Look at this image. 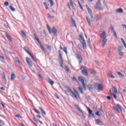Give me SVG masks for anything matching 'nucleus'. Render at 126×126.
<instances>
[{
	"instance_id": "f257e3e1",
	"label": "nucleus",
	"mask_w": 126,
	"mask_h": 126,
	"mask_svg": "<svg viewBox=\"0 0 126 126\" xmlns=\"http://www.w3.org/2000/svg\"><path fill=\"white\" fill-rule=\"evenodd\" d=\"M66 92H69V93H71V94H72V95H71L72 98H73V97H74V98H75V99H76V100H78V98L77 97V95H76V94H74V93H73V92H72V90H71V89H70V88H69V87H64Z\"/></svg>"
},
{
	"instance_id": "f03ea898",
	"label": "nucleus",
	"mask_w": 126,
	"mask_h": 126,
	"mask_svg": "<svg viewBox=\"0 0 126 126\" xmlns=\"http://www.w3.org/2000/svg\"><path fill=\"white\" fill-rule=\"evenodd\" d=\"M27 49H28V48L26 46H25L24 47V50L25 51V52H27L28 54L30 55V56H31V57L32 59V61H33V62H34L35 63H37L38 62V59H37V58H34V56H33V54H32V53H31L30 51H29V50Z\"/></svg>"
},
{
	"instance_id": "7ed1b4c3",
	"label": "nucleus",
	"mask_w": 126,
	"mask_h": 126,
	"mask_svg": "<svg viewBox=\"0 0 126 126\" xmlns=\"http://www.w3.org/2000/svg\"><path fill=\"white\" fill-rule=\"evenodd\" d=\"M114 111H116L117 113H121V111L123 110V106L119 104H115V106H113Z\"/></svg>"
},
{
	"instance_id": "20e7f679",
	"label": "nucleus",
	"mask_w": 126,
	"mask_h": 126,
	"mask_svg": "<svg viewBox=\"0 0 126 126\" xmlns=\"http://www.w3.org/2000/svg\"><path fill=\"white\" fill-rule=\"evenodd\" d=\"M81 73L83 74V75H85V76H87L88 75V71H87V69H86V68H85V66L82 65L81 66Z\"/></svg>"
},
{
	"instance_id": "39448f33",
	"label": "nucleus",
	"mask_w": 126,
	"mask_h": 126,
	"mask_svg": "<svg viewBox=\"0 0 126 126\" xmlns=\"http://www.w3.org/2000/svg\"><path fill=\"white\" fill-rule=\"evenodd\" d=\"M78 78V80L81 82L84 90H86V85L85 84V82H84V79L83 78V77L81 76H79Z\"/></svg>"
},
{
	"instance_id": "423d86ee",
	"label": "nucleus",
	"mask_w": 126,
	"mask_h": 126,
	"mask_svg": "<svg viewBox=\"0 0 126 126\" xmlns=\"http://www.w3.org/2000/svg\"><path fill=\"white\" fill-rule=\"evenodd\" d=\"M97 2L94 6V8L97 9H99L100 10H102L103 8L101 6V0H96Z\"/></svg>"
},
{
	"instance_id": "0eeeda50",
	"label": "nucleus",
	"mask_w": 126,
	"mask_h": 126,
	"mask_svg": "<svg viewBox=\"0 0 126 126\" xmlns=\"http://www.w3.org/2000/svg\"><path fill=\"white\" fill-rule=\"evenodd\" d=\"M26 62H27V64L30 67L32 66L33 62H32L31 59H30V58H29V57H26Z\"/></svg>"
},
{
	"instance_id": "6e6552de",
	"label": "nucleus",
	"mask_w": 126,
	"mask_h": 126,
	"mask_svg": "<svg viewBox=\"0 0 126 126\" xmlns=\"http://www.w3.org/2000/svg\"><path fill=\"white\" fill-rule=\"evenodd\" d=\"M97 86V84H95L94 85H91V84L87 85V88L90 92H92L93 89H94V87Z\"/></svg>"
},
{
	"instance_id": "1a4fd4ad",
	"label": "nucleus",
	"mask_w": 126,
	"mask_h": 126,
	"mask_svg": "<svg viewBox=\"0 0 126 126\" xmlns=\"http://www.w3.org/2000/svg\"><path fill=\"white\" fill-rule=\"evenodd\" d=\"M86 6L91 18H93V15L92 14V10H91V9L89 7V6H88V5H86Z\"/></svg>"
},
{
	"instance_id": "9d476101",
	"label": "nucleus",
	"mask_w": 126,
	"mask_h": 126,
	"mask_svg": "<svg viewBox=\"0 0 126 126\" xmlns=\"http://www.w3.org/2000/svg\"><path fill=\"white\" fill-rule=\"evenodd\" d=\"M76 57L77 60H78L80 63H82V62H83V58H82V56H81V55L79 54H77Z\"/></svg>"
},
{
	"instance_id": "9b49d317",
	"label": "nucleus",
	"mask_w": 126,
	"mask_h": 126,
	"mask_svg": "<svg viewBox=\"0 0 126 126\" xmlns=\"http://www.w3.org/2000/svg\"><path fill=\"white\" fill-rule=\"evenodd\" d=\"M123 49H124V47L123 46H120L118 48L119 55H120V56H121V57H123V56H124V53L122 52V50H123Z\"/></svg>"
},
{
	"instance_id": "f8f14e48",
	"label": "nucleus",
	"mask_w": 126,
	"mask_h": 126,
	"mask_svg": "<svg viewBox=\"0 0 126 126\" xmlns=\"http://www.w3.org/2000/svg\"><path fill=\"white\" fill-rule=\"evenodd\" d=\"M110 28L115 37L116 38V39H118V36L117 35V33H116V31H115V29H114V27H113V26L111 25L110 26Z\"/></svg>"
},
{
	"instance_id": "ddd939ff",
	"label": "nucleus",
	"mask_w": 126,
	"mask_h": 126,
	"mask_svg": "<svg viewBox=\"0 0 126 126\" xmlns=\"http://www.w3.org/2000/svg\"><path fill=\"white\" fill-rule=\"evenodd\" d=\"M1 78L4 84L6 85L7 84V81L6 80V78H5V74L4 73L2 74Z\"/></svg>"
},
{
	"instance_id": "4468645a",
	"label": "nucleus",
	"mask_w": 126,
	"mask_h": 126,
	"mask_svg": "<svg viewBox=\"0 0 126 126\" xmlns=\"http://www.w3.org/2000/svg\"><path fill=\"white\" fill-rule=\"evenodd\" d=\"M107 38H104L101 42V46L102 47H104L105 45H106V43H107Z\"/></svg>"
},
{
	"instance_id": "2eb2a0df",
	"label": "nucleus",
	"mask_w": 126,
	"mask_h": 126,
	"mask_svg": "<svg viewBox=\"0 0 126 126\" xmlns=\"http://www.w3.org/2000/svg\"><path fill=\"white\" fill-rule=\"evenodd\" d=\"M98 35L101 38H106V32H103L102 33H99Z\"/></svg>"
},
{
	"instance_id": "dca6fc26",
	"label": "nucleus",
	"mask_w": 126,
	"mask_h": 126,
	"mask_svg": "<svg viewBox=\"0 0 126 126\" xmlns=\"http://www.w3.org/2000/svg\"><path fill=\"white\" fill-rule=\"evenodd\" d=\"M81 44L83 46V49H86V48H87V46L86 45V42H85V40L84 39H83V42H81Z\"/></svg>"
},
{
	"instance_id": "f3484780",
	"label": "nucleus",
	"mask_w": 126,
	"mask_h": 126,
	"mask_svg": "<svg viewBox=\"0 0 126 126\" xmlns=\"http://www.w3.org/2000/svg\"><path fill=\"white\" fill-rule=\"evenodd\" d=\"M69 2H70V4L71 5V6L72 8V9L75 11L76 9H75V7H74V5H73V1L72 0H69Z\"/></svg>"
},
{
	"instance_id": "a211bd4d",
	"label": "nucleus",
	"mask_w": 126,
	"mask_h": 126,
	"mask_svg": "<svg viewBox=\"0 0 126 126\" xmlns=\"http://www.w3.org/2000/svg\"><path fill=\"white\" fill-rule=\"evenodd\" d=\"M123 12H124V10H123V9L121 8H119V9H117L116 10V13H123Z\"/></svg>"
},
{
	"instance_id": "6ab92c4d",
	"label": "nucleus",
	"mask_w": 126,
	"mask_h": 126,
	"mask_svg": "<svg viewBox=\"0 0 126 126\" xmlns=\"http://www.w3.org/2000/svg\"><path fill=\"white\" fill-rule=\"evenodd\" d=\"M89 115L92 116V118H94V113H92V111L90 110V108H87Z\"/></svg>"
},
{
	"instance_id": "aec40b11",
	"label": "nucleus",
	"mask_w": 126,
	"mask_h": 126,
	"mask_svg": "<svg viewBox=\"0 0 126 126\" xmlns=\"http://www.w3.org/2000/svg\"><path fill=\"white\" fill-rule=\"evenodd\" d=\"M33 36L34 37L35 40H36V41H37V42H38V44L41 45V42H40V40H39V38H37V35L36 34H34Z\"/></svg>"
},
{
	"instance_id": "412c9836",
	"label": "nucleus",
	"mask_w": 126,
	"mask_h": 126,
	"mask_svg": "<svg viewBox=\"0 0 126 126\" xmlns=\"http://www.w3.org/2000/svg\"><path fill=\"white\" fill-rule=\"evenodd\" d=\"M52 33H53L54 36H57V30L54 27L52 28Z\"/></svg>"
},
{
	"instance_id": "4be33fe9",
	"label": "nucleus",
	"mask_w": 126,
	"mask_h": 126,
	"mask_svg": "<svg viewBox=\"0 0 126 126\" xmlns=\"http://www.w3.org/2000/svg\"><path fill=\"white\" fill-rule=\"evenodd\" d=\"M97 89H98L99 91H102L103 90V86L100 84H98L97 85Z\"/></svg>"
},
{
	"instance_id": "5701e85b",
	"label": "nucleus",
	"mask_w": 126,
	"mask_h": 126,
	"mask_svg": "<svg viewBox=\"0 0 126 126\" xmlns=\"http://www.w3.org/2000/svg\"><path fill=\"white\" fill-rule=\"evenodd\" d=\"M48 83L50 84V85H51L52 86H53V85H54V84H55V83L52 81V80H51V79L49 78L48 79Z\"/></svg>"
},
{
	"instance_id": "b1692460",
	"label": "nucleus",
	"mask_w": 126,
	"mask_h": 126,
	"mask_svg": "<svg viewBox=\"0 0 126 126\" xmlns=\"http://www.w3.org/2000/svg\"><path fill=\"white\" fill-rule=\"evenodd\" d=\"M95 115L98 117H100V116H102L103 114L102 113H101V111H97L96 112H95Z\"/></svg>"
},
{
	"instance_id": "393cba45",
	"label": "nucleus",
	"mask_w": 126,
	"mask_h": 126,
	"mask_svg": "<svg viewBox=\"0 0 126 126\" xmlns=\"http://www.w3.org/2000/svg\"><path fill=\"white\" fill-rule=\"evenodd\" d=\"M15 79V74L13 73L11 74V80H14Z\"/></svg>"
},
{
	"instance_id": "a878e982",
	"label": "nucleus",
	"mask_w": 126,
	"mask_h": 126,
	"mask_svg": "<svg viewBox=\"0 0 126 126\" xmlns=\"http://www.w3.org/2000/svg\"><path fill=\"white\" fill-rule=\"evenodd\" d=\"M5 36L6 38H7V39H8V40H9L10 42H12V38H11V37L9 36L8 34H6Z\"/></svg>"
},
{
	"instance_id": "bb28decb",
	"label": "nucleus",
	"mask_w": 126,
	"mask_h": 126,
	"mask_svg": "<svg viewBox=\"0 0 126 126\" xmlns=\"http://www.w3.org/2000/svg\"><path fill=\"white\" fill-rule=\"evenodd\" d=\"M90 71H91V74H94V75H95L97 73V72H96V71L92 69H91L90 70Z\"/></svg>"
},
{
	"instance_id": "cd10ccee",
	"label": "nucleus",
	"mask_w": 126,
	"mask_h": 126,
	"mask_svg": "<svg viewBox=\"0 0 126 126\" xmlns=\"http://www.w3.org/2000/svg\"><path fill=\"white\" fill-rule=\"evenodd\" d=\"M38 109L42 112L43 115H46V112H45L44 110H43V108H42L41 107H38Z\"/></svg>"
},
{
	"instance_id": "c85d7f7f",
	"label": "nucleus",
	"mask_w": 126,
	"mask_h": 126,
	"mask_svg": "<svg viewBox=\"0 0 126 126\" xmlns=\"http://www.w3.org/2000/svg\"><path fill=\"white\" fill-rule=\"evenodd\" d=\"M71 20L72 22V24L74 25V26H75V27H76V24H75V21H74V20H73V19L71 18Z\"/></svg>"
},
{
	"instance_id": "c756f323",
	"label": "nucleus",
	"mask_w": 126,
	"mask_h": 126,
	"mask_svg": "<svg viewBox=\"0 0 126 126\" xmlns=\"http://www.w3.org/2000/svg\"><path fill=\"white\" fill-rule=\"evenodd\" d=\"M78 90L79 92H80V93H81V94H83V91H82V88H81V87H78Z\"/></svg>"
},
{
	"instance_id": "7c9ffc66",
	"label": "nucleus",
	"mask_w": 126,
	"mask_h": 126,
	"mask_svg": "<svg viewBox=\"0 0 126 126\" xmlns=\"http://www.w3.org/2000/svg\"><path fill=\"white\" fill-rule=\"evenodd\" d=\"M58 53H59L60 59H61V60H63V57L62 56V52H61V50H59Z\"/></svg>"
},
{
	"instance_id": "2f4dec72",
	"label": "nucleus",
	"mask_w": 126,
	"mask_h": 126,
	"mask_svg": "<svg viewBox=\"0 0 126 126\" xmlns=\"http://www.w3.org/2000/svg\"><path fill=\"white\" fill-rule=\"evenodd\" d=\"M113 88L114 89L115 94H118V90H117L116 87H113Z\"/></svg>"
},
{
	"instance_id": "473e14b6",
	"label": "nucleus",
	"mask_w": 126,
	"mask_h": 126,
	"mask_svg": "<svg viewBox=\"0 0 126 126\" xmlns=\"http://www.w3.org/2000/svg\"><path fill=\"white\" fill-rule=\"evenodd\" d=\"M65 70H66V72L68 73V72H69V68H68L67 66H65Z\"/></svg>"
},
{
	"instance_id": "72a5a7b5",
	"label": "nucleus",
	"mask_w": 126,
	"mask_h": 126,
	"mask_svg": "<svg viewBox=\"0 0 126 126\" xmlns=\"http://www.w3.org/2000/svg\"><path fill=\"white\" fill-rule=\"evenodd\" d=\"M117 74L119 75L120 77H124V74H122L121 72H118Z\"/></svg>"
},
{
	"instance_id": "f704fd0d",
	"label": "nucleus",
	"mask_w": 126,
	"mask_h": 126,
	"mask_svg": "<svg viewBox=\"0 0 126 126\" xmlns=\"http://www.w3.org/2000/svg\"><path fill=\"white\" fill-rule=\"evenodd\" d=\"M76 108L78 110V111H79V112H80V113H82V110H81V109H80V108L78 106V105H76Z\"/></svg>"
},
{
	"instance_id": "c9c22d12",
	"label": "nucleus",
	"mask_w": 126,
	"mask_h": 126,
	"mask_svg": "<svg viewBox=\"0 0 126 126\" xmlns=\"http://www.w3.org/2000/svg\"><path fill=\"white\" fill-rule=\"evenodd\" d=\"M86 19H87V23H88L89 26H90L91 25V22H90V20H89L88 18H86Z\"/></svg>"
},
{
	"instance_id": "e433bc0d",
	"label": "nucleus",
	"mask_w": 126,
	"mask_h": 126,
	"mask_svg": "<svg viewBox=\"0 0 126 126\" xmlns=\"http://www.w3.org/2000/svg\"><path fill=\"white\" fill-rule=\"evenodd\" d=\"M33 111L34 112H35V113H36V114H40V111H39L37 109L34 108L33 109Z\"/></svg>"
},
{
	"instance_id": "4c0bfd02",
	"label": "nucleus",
	"mask_w": 126,
	"mask_h": 126,
	"mask_svg": "<svg viewBox=\"0 0 126 126\" xmlns=\"http://www.w3.org/2000/svg\"><path fill=\"white\" fill-rule=\"evenodd\" d=\"M48 1H49L51 6H53V5H54V1H53V0H48Z\"/></svg>"
},
{
	"instance_id": "58836bf2",
	"label": "nucleus",
	"mask_w": 126,
	"mask_h": 126,
	"mask_svg": "<svg viewBox=\"0 0 126 126\" xmlns=\"http://www.w3.org/2000/svg\"><path fill=\"white\" fill-rule=\"evenodd\" d=\"M9 8L12 11H15V9L12 6H9Z\"/></svg>"
},
{
	"instance_id": "ea45409f",
	"label": "nucleus",
	"mask_w": 126,
	"mask_h": 126,
	"mask_svg": "<svg viewBox=\"0 0 126 126\" xmlns=\"http://www.w3.org/2000/svg\"><path fill=\"white\" fill-rule=\"evenodd\" d=\"M63 51H64V52L66 54V55H67V50H66V47H63Z\"/></svg>"
},
{
	"instance_id": "a19ab883",
	"label": "nucleus",
	"mask_w": 126,
	"mask_h": 126,
	"mask_svg": "<svg viewBox=\"0 0 126 126\" xmlns=\"http://www.w3.org/2000/svg\"><path fill=\"white\" fill-rule=\"evenodd\" d=\"M96 124L97 125H100V123H101V121L99 119H97L96 121Z\"/></svg>"
},
{
	"instance_id": "79ce46f5",
	"label": "nucleus",
	"mask_w": 126,
	"mask_h": 126,
	"mask_svg": "<svg viewBox=\"0 0 126 126\" xmlns=\"http://www.w3.org/2000/svg\"><path fill=\"white\" fill-rule=\"evenodd\" d=\"M47 28L48 29L50 34H52V31L51 30V28L49 26H47Z\"/></svg>"
},
{
	"instance_id": "37998d69",
	"label": "nucleus",
	"mask_w": 126,
	"mask_h": 126,
	"mask_svg": "<svg viewBox=\"0 0 126 126\" xmlns=\"http://www.w3.org/2000/svg\"><path fill=\"white\" fill-rule=\"evenodd\" d=\"M21 33L25 37H27V36L26 35V34L23 31H21Z\"/></svg>"
},
{
	"instance_id": "c03bdc74",
	"label": "nucleus",
	"mask_w": 126,
	"mask_h": 126,
	"mask_svg": "<svg viewBox=\"0 0 126 126\" xmlns=\"http://www.w3.org/2000/svg\"><path fill=\"white\" fill-rule=\"evenodd\" d=\"M54 96L55 97H56V98H57V99H60V97H59V95H58V94H55Z\"/></svg>"
},
{
	"instance_id": "a18cd8bd",
	"label": "nucleus",
	"mask_w": 126,
	"mask_h": 126,
	"mask_svg": "<svg viewBox=\"0 0 126 126\" xmlns=\"http://www.w3.org/2000/svg\"><path fill=\"white\" fill-rule=\"evenodd\" d=\"M74 92L75 93V94L77 95V96H79V93H78V92H77V91H74Z\"/></svg>"
},
{
	"instance_id": "49530a36",
	"label": "nucleus",
	"mask_w": 126,
	"mask_h": 126,
	"mask_svg": "<svg viewBox=\"0 0 126 126\" xmlns=\"http://www.w3.org/2000/svg\"><path fill=\"white\" fill-rule=\"evenodd\" d=\"M15 117H16V118H18L19 119V118L21 119V118H22L21 116H20V115H16L15 116Z\"/></svg>"
},
{
	"instance_id": "de8ad7c7",
	"label": "nucleus",
	"mask_w": 126,
	"mask_h": 126,
	"mask_svg": "<svg viewBox=\"0 0 126 126\" xmlns=\"http://www.w3.org/2000/svg\"><path fill=\"white\" fill-rule=\"evenodd\" d=\"M48 16L49 18H54V16H51V15L50 14H48Z\"/></svg>"
},
{
	"instance_id": "09e8293b",
	"label": "nucleus",
	"mask_w": 126,
	"mask_h": 126,
	"mask_svg": "<svg viewBox=\"0 0 126 126\" xmlns=\"http://www.w3.org/2000/svg\"><path fill=\"white\" fill-rule=\"evenodd\" d=\"M8 3H9L8 2L6 1V2H4V5H5L6 6H8Z\"/></svg>"
},
{
	"instance_id": "8fccbe9b",
	"label": "nucleus",
	"mask_w": 126,
	"mask_h": 126,
	"mask_svg": "<svg viewBox=\"0 0 126 126\" xmlns=\"http://www.w3.org/2000/svg\"><path fill=\"white\" fill-rule=\"evenodd\" d=\"M111 96H113L114 98H115V99H117V96L115 94H112Z\"/></svg>"
},
{
	"instance_id": "3c124183",
	"label": "nucleus",
	"mask_w": 126,
	"mask_h": 126,
	"mask_svg": "<svg viewBox=\"0 0 126 126\" xmlns=\"http://www.w3.org/2000/svg\"><path fill=\"white\" fill-rule=\"evenodd\" d=\"M0 124H2V125H3V126H4V123L3 122H2V120H0Z\"/></svg>"
},
{
	"instance_id": "603ef678",
	"label": "nucleus",
	"mask_w": 126,
	"mask_h": 126,
	"mask_svg": "<svg viewBox=\"0 0 126 126\" xmlns=\"http://www.w3.org/2000/svg\"><path fill=\"white\" fill-rule=\"evenodd\" d=\"M4 27L5 28H8V26L7 25V24H4Z\"/></svg>"
},
{
	"instance_id": "864d4df0",
	"label": "nucleus",
	"mask_w": 126,
	"mask_h": 126,
	"mask_svg": "<svg viewBox=\"0 0 126 126\" xmlns=\"http://www.w3.org/2000/svg\"><path fill=\"white\" fill-rule=\"evenodd\" d=\"M106 98L108 100H111V96H107Z\"/></svg>"
},
{
	"instance_id": "5fc2aeb1",
	"label": "nucleus",
	"mask_w": 126,
	"mask_h": 126,
	"mask_svg": "<svg viewBox=\"0 0 126 126\" xmlns=\"http://www.w3.org/2000/svg\"><path fill=\"white\" fill-rule=\"evenodd\" d=\"M79 37L81 38V39H83H83H84V37H83V36H82V35H80Z\"/></svg>"
},
{
	"instance_id": "6e6d98bb",
	"label": "nucleus",
	"mask_w": 126,
	"mask_h": 126,
	"mask_svg": "<svg viewBox=\"0 0 126 126\" xmlns=\"http://www.w3.org/2000/svg\"><path fill=\"white\" fill-rule=\"evenodd\" d=\"M109 77H110V78H112V79H114V78H115V76L113 75H110Z\"/></svg>"
},
{
	"instance_id": "4d7b16f0",
	"label": "nucleus",
	"mask_w": 126,
	"mask_h": 126,
	"mask_svg": "<svg viewBox=\"0 0 126 126\" xmlns=\"http://www.w3.org/2000/svg\"><path fill=\"white\" fill-rule=\"evenodd\" d=\"M0 89L2 91H4V88L3 87H0Z\"/></svg>"
},
{
	"instance_id": "13d9d810",
	"label": "nucleus",
	"mask_w": 126,
	"mask_h": 126,
	"mask_svg": "<svg viewBox=\"0 0 126 126\" xmlns=\"http://www.w3.org/2000/svg\"><path fill=\"white\" fill-rule=\"evenodd\" d=\"M60 65L62 68H63V62L60 63Z\"/></svg>"
},
{
	"instance_id": "bf43d9fd",
	"label": "nucleus",
	"mask_w": 126,
	"mask_h": 126,
	"mask_svg": "<svg viewBox=\"0 0 126 126\" xmlns=\"http://www.w3.org/2000/svg\"><path fill=\"white\" fill-rule=\"evenodd\" d=\"M36 117L38 119H41V116H40V115H36Z\"/></svg>"
},
{
	"instance_id": "052dcab7",
	"label": "nucleus",
	"mask_w": 126,
	"mask_h": 126,
	"mask_svg": "<svg viewBox=\"0 0 126 126\" xmlns=\"http://www.w3.org/2000/svg\"><path fill=\"white\" fill-rule=\"evenodd\" d=\"M72 79H73V81H76V78H75V77H73L72 78Z\"/></svg>"
},
{
	"instance_id": "680f3d73",
	"label": "nucleus",
	"mask_w": 126,
	"mask_h": 126,
	"mask_svg": "<svg viewBox=\"0 0 126 126\" xmlns=\"http://www.w3.org/2000/svg\"><path fill=\"white\" fill-rule=\"evenodd\" d=\"M0 59H1V60H4V57H3V56H0Z\"/></svg>"
},
{
	"instance_id": "e2e57ef3",
	"label": "nucleus",
	"mask_w": 126,
	"mask_h": 126,
	"mask_svg": "<svg viewBox=\"0 0 126 126\" xmlns=\"http://www.w3.org/2000/svg\"><path fill=\"white\" fill-rule=\"evenodd\" d=\"M67 6L69 9H70V5H69V3L67 4Z\"/></svg>"
},
{
	"instance_id": "0e129e2a",
	"label": "nucleus",
	"mask_w": 126,
	"mask_h": 126,
	"mask_svg": "<svg viewBox=\"0 0 126 126\" xmlns=\"http://www.w3.org/2000/svg\"><path fill=\"white\" fill-rule=\"evenodd\" d=\"M43 4H44V6H47V5H47V3H46V2H44L43 3Z\"/></svg>"
},
{
	"instance_id": "69168bd1",
	"label": "nucleus",
	"mask_w": 126,
	"mask_h": 126,
	"mask_svg": "<svg viewBox=\"0 0 126 126\" xmlns=\"http://www.w3.org/2000/svg\"><path fill=\"white\" fill-rule=\"evenodd\" d=\"M43 4H44V6H47V5H47V3H46V2H44L43 3Z\"/></svg>"
},
{
	"instance_id": "338daca9",
	"label": "nucleus",
	"mask_w": 126,
	"mask_h": 126,
	"mask_svg": "<svg viewBox=\"0 0 126 126\" xmlns=\"http://www.w3.org/2000/svg\"><path fill=\"white\" fill-rule=\"evenodd\" d=\"M122 26L123 27H125V28L126 29V25H122Z\"/></svg>"
},
{
	"instance_id": "774afa93",
	"label": "nucleus",
	"mask_w": 126,
	"mask_h": 126,
	"mask_svg": "<svg viewBox=\"0 0 126 126\" xmlns=\"http://www.w3.org/2000/svg\"><path fill=\"white\" fill-rule=\"evenodd\" d=\"M123 91L124 93H126V89H124Z\"/></svg>"
}]
</instances>
